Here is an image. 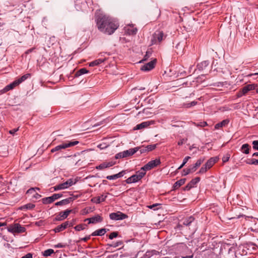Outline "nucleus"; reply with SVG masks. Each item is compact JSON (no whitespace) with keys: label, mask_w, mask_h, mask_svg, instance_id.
Segmentation results:
<instances>
[{"label":"nucleus","mask_w":258,"mask_h":258,"mask_svg":"<svg viewBox=\"0 0 258 258\" xmlns=\"http://www.w3.org/2000/svg\"><path fill=\"white\" fill-rule=\"evenodd\" d=\"M21 258H32V254L31 253H28L22 256Z\"/></svg>","instance_id":"53"},{"label":"nucleus","mask_w":258,"mask_h":258,"mask_svg":"<svg viewBox=\"0 0 258 258\" xmlns=\"http://www.w3.org/2000/svg\"><path fill=\"white\" fill-rule=\"evenodd\" d=\"M146 170L144 168V167H142L141 169L136 172V174L138 176V178H140L141 179L146 174Z\"/></svg>","instance_id":"31"},{"label":"nucleus","mask_w":258,"mask_h":258,"mask_svg":"<svg viewBox=\"0 0 258 258\" xmlns=\"http://www.w3.org/2000/svg\"><path fill=\"white\" fill-rule=\"evenodd\" d=\"M194 124L197 126H201L204 127L208 125L207 122L206 121H201L198 123H194Z\"/></svg>","instance_id":"43"},{"label":"nucleus","mask_w":258,"mask_h":258,"mask_svg":"<svg viewBox=\"0 0 258 258\" xmlns=\"http://www.w3.org/2000/svg\"><path fill=\"white\" fill-rule=\"evenodd\" d=\"M105 59H98L94 61H93L91 62L89 64V66L90 67H94L96 66H98L103 62L104 61Z\"/></svg>","instance_id":"32"},{"label":"nucleus","mask_w":258,"mask_h":258,"mask_svg":"<svg viewBox=\"0 0 258 258\" xmlns=\"http://www.w3.org/2000/svg\"><path fill=\"white\" fill-rule=\"evenodd\" d=\"M95 19L97 29L104 34L111 35L119 27L117 22L108 15H95Z\"/></svg>","instance_id":"1"},{"label":"nucleus","mask_w":258,"mask_h":258,"mask_svg":"<svg viewBox=\"0 0 258 258\" xmlns=\"http://www.w3.org/2000/svg\"><path fill=\"white\" fill-rule=\"evenodd\" d=\"M16 81H14L12 83L6 86L2 90L3 93H5L11 89H13L14 87L18 86Z\"/></svg>","instance_id":"24"},{"label":"nucleus","mask_w":258,"mask_h":258,"mask_svg":"<svg viewBox=\"0 0 258 258\" xmlns=\"http://www.w3.org/2000/svg\"><path fill=\"white\" fill-rule=\"evenodd\" d=\"M204 159H198L196 163L195 164V167H196L197 168L199 167L200 166V165L202 164V163L204 162Z\"/></svg>","instance_id":"44"},{"label":"nucleus","mask_w":258,"mask_h":258,"mask_svg":"<svg viewBox=\"0 0 258 258\" xmlns=\"http://www.w3.org/2000/svg\"><path fill=\"white\" fill-rule=\"evenodd\" d=\"M139 149V147H136L135 148H131L129 150L123 151V152H119L115 155L116 159H119L131 156L136 153Z\"/></svg>","instance_id":"3"},{"label":"nucleus","mask_w":258,"mask_h":258,"mask_svg":"<svg viewBox=\"0 0 258 258\" xmlns=\"http://www.w3.org/2000/svg\"><path fill=\"white\" fill-rule=\"evenodd\" d=\"M256 86L254 84L246 85L242 88L243 94L246 95L249 91L254 90Z\"/></svg>","instance_id":"17"},{"label":"nucleus","mask_w":258,"mask_h":258,"mask_svg":"<svg viewBox=\"0 0 258 258\" xmlns=\"http://www.w3.org/2000/svg\"><path fill=\"white\" fill-rule=\"evenodd\" d=\"M186 181L185 178H182L175 182L173 185V188L174 189L179 188L180 186L183 185Z\"/></svg>","instance_id":"29"},{"label":"nucleus","mask_w":258,"mask_h":258,"mask_svg":"<svg viewBox=\"0 0 258 258\" xmlns=\"http://www.w3.org/2000/svg\"><path fill=\"white\" fill-rule=\"evenodd\" d=\"M218 161V159L217 157L215 158H211L208 161L205 163L206 165V167L209 168V169L212 167L214 164Z\"/></svg>","instance_id":"26"},{"label":"nucleus","mask_w":258,"mask_h":258,"mask_svg":"<svg viewBox=\"0 0 258 258\" xmlns=\"http://www.w3.org/2000/svg\"><path fill=\"white\" fill-rule=\"evenodd\" d=\"M73 225L72 223H70L68 221H66L56 227L53 230L55 233H57L63 231L68 227H71Z\"/></svg>","instance_id":"12"},{"label":"nucleus","mask_w":258,"mask_h":258,"mask_svg":"<svg viewBox=\"0 0 258 258\" xmlns=\"http://www.w3.org/2000/svg\"><path fill=\"white\" fill-rule=\"evenodd\" d=\"M246 164L249 165H258V159L252 158L251 159H247L245 161Z\"/></svg>","instance_id":"36"},{"label":"nucleus","mask_w":258,"mask_h":258,"mask_svg":"<svg viewBox=\"0 0 258 258\" xmlns=\"http://www.w3.org/2000/svg\"><path fill=\"white\" fill-rule=\"evenodd\" d=\"M114 163L112 162H104L96 167V169L98 170H103L105 168H109L112 166Z\"/></svg>","instance_id":"16"},{"label":"nucleus","mask_w":258,"mask_h":258,"mask_svg":"<svg viewBox=\"0 0 258 258\" xmlns=\"http://www.w3.org/2000/svg\"><path fill=\"white\" fill-rule=\"evenodd\" d=\"M62 197V194H54L52 196L43 198L42 200V203L44 204H50Z\"/></svg>","instance_id":"8"},{"label":"nucleus","mask_w":258,"mask_h":258,"mask_svg":"<svg viewBox=\"0 0 258 258\" xmlns=\"http://www.w3.org/2000/svg\"><path fill=\"white\" fill-rule=\"evenodd\" d=\"M156 59H155L142 66L141 70L143 71H149L155 67Z\"/></svg>","instance_id":"11"},{"label":"nucleus","mask_w":258,"mask_h":258,"mask_svg":"<svg viewBox=\"0 0 258 258\" xmlns=\"http://www.w3.org/2000/svg\"><path fill=\"white\" fill-rule=\"evenodd\" d=\"M32 197L35 199H39L41 196L40 195L38 194V193H35L33 196H32Z\"/></svg>","instance_id":"52"},{"label":"nucleus","mask_w":258,"mask_h":258,"mask_svg":"<svg viewBox=\"0 0 258 258\" xmlns=\"http://www.w3.org/2000/svg\"><path fill=\"white\" fill-rule=\"evenodd\" d=\"M190 173H191V170H190L189 168H186V169H184L183 170L182 175L185 176V175H187V174H189Z\"/></svg>","instance_id":"47"},{"label":"nucleus","mask_w":258,"mask_h":258,"mask_svg":"<svg viewBox=\"0 0 258 258\" xmlns=\"http://www.w3.org/2000/svg\"><path fill=\"white\" fill-rule=\"evenodd\" d=\"M19 127H18L17 128H14L13 130H10L9 131V133L10 134L14 135L15 134L16 132H17V131H19Z\"/></svg>","instance_id":"48"},{"label":"nucleus","mask_w":258,"mask_h":258,"mask_svg":"<svg viewBox=\"0 0 258 258\" xmlns=\"http://www.w3.org/2000/svg\"><path fill=\"white\" fill-rule=\"evenodd\" d=\"M91 236H92V235H91L86 236L84 238H82L80 239V241H84L86 242L90 239Z\"/></svg>","instance_id":"50"},{"label":"nucleus","mask_w":258,"mask_h":258,"mask_svg":"<svg viewBox=\"0 0 258 258\" xmlns=\"http://www.w3.org/2000/svg\"><path fill=\"white\" fill-rule=\"evenodd\" d=\"M166 35H164L162 31H156L153 35L152 38V44H155L160 43L166 38Z\"/></svg>","instance_id":"4"},{"label":"nucleus","mask_w":258,"mask_h":258,"mask_svg":"<svg viewBox=\"0 0 258 258\" xmlns=\"http://www.w3.org/2000/svg\"><path fill=\"white\" fill-rule=\"evenodd\" d=\"M209 64V62L208 60H205L201 62L197 65V68L199 70H203Z\"/></svg>","instance_id":"28"},{"label":"nucleus","mask_w":258,"mask_h":258,"mask_svg":"<svg viewBox=\"0 0 258 258\" xmlns=\"http://www.w3.org/2000/svg\"><path fill=\"white\" fill-rule=\"evenodd\" d=\"M151 124L149 121L143 122L140 124H137L134 128V130H141L147 127Z\"/></svg>","instance_id":"23"},{"label":"nucleus","mask_w":258,"mask_h":258,"mask_svg":"<svg viewBox=\"0 0 258 258\" xmlns=\"http://www.w3.org/2000/svg\"><path fill=\"white\" fill-rule=\"evenodd\" d=\"M123 245V242L121 240L118 241L112 244H108L107 245L110 247H117Z\"/></svg>","instance_id":"38"},{"label":"nucleus","mask_w":258,"mask_h":258,"mask_svg":"<svg viewBox=\"0 0 258 258\" xmlns=\"http://www.w3.org/2000/svg\"><path fill=\"white\" fill-rule=\"evenodd\" d=\"M197 103V102H196V101H192L190 103L187 104L186 105V106L187 107H190L191 106H194V105H196Z\"/></svg>","instance_id":"49"},{"label":"nucleus","mask_w":258,"mask_h":258,"mask_svg":"<svg viewBox=\"0 0 258 258\" xmlns=\"http://www.w3.org/2000/svg\"><path fill=\"white\" fill-rule=\"evenodd\" d=\"M193 254H191L190 255H187V256H183L182 257L183 258H192L193 257Z\"/></svg>","instance_id":"61"},{"label":"nucleus","mask_w":258,"mask_h":258,"mask_svg":"<svg viewBox=\"0 0 258 258\" xmlns=\"http://www.w3.org/2000/svg\"><path fill=\"white\" fill-rule=\"evenodd\" d=\"M128 217V216L121 212L111 213L109 214V218L112 220H121Z\"/></svg>","instance_id":"7"},{"label":"nucleus","mask_w":258,"mask_h":258,"mask_svg":"<svg viewBox=\"0 0 258 258\" xmlns=\"http://www.w3.org/2000/svg\"><path fill=\"white\" fill-rule=\"evenodd\" d=\"M85 224H79V225H77V226H76L75 227H74V229L76 230V231H81V230H82L83 229H85Z\"/></svg>","instance_id":"40"},{"label":"nucleus","mask_w":258,"mask_h":258,"mask_svg":"<svg viewBox=\"0 0 258 258\" xmlns=\"http://www.w3.org/2000/svg\"><path fill=\"white\" fill-rule=\"evenodd\" d=\"M89 209H87V208H85L84 209L82 212V215H86V214H87L88 213H89Z\"/></svg>","instance_id":"56"},{"label":"nucleus","mask_w":258,"mask_h":258,"mask_svg":"<svg viewBox=\"0 0 258 258\" xmlns=\"http://www.w3.org/2000/svg\"><path fill=\"white\" fill-rule=\"evenodd\" d=\"M79 144V141H69L68 142L63 143L62 144L59 145L55 147L52 148L51 150V152L54 153L55 152L61 151L62 149H65L67 148H69L74 146H75Z\"/></svg>","instance_id":"2"},{"label":"nucleus","mask_w":258,"mask_h":258,"mask_svg":"<svg viewBox=\"0 0 258 258\" xmlns=\"http://www.w3.org/2000/svg\"><path fill=\"white\" fill-rule=\"evenodd\" d=\"M252 148L254 150H258V141H253L252 143Z\"/></svg>","instance_id":"45"},{"label":"nucleus","mask_w":258,"mask_h":258,"mask_svg":"<svg viewBox=\"0 0 258 258\" xmlns=\"http://www.w3.org/2000/svg\"><path fill=\"white\" fill-rule=\"evenodd\" d=\"M35 207V205L31 204V203H28L27 204H26L23 206H22L20 208L21 210H31L33 209Z\"/></svg>","instance_id":"33"},{"label":"nucleus","mask_w":258,"mask_h":258,"mask_svg":"<svg viewBox=\"0 0 258 258\" xmlns=\"http://www.w3.org/2000/svg\"><path fill=\"white\" fill-rule=\"evenodd\" d=\"M243 95H245L244 94H243V92L242 89L240 90L238 93H237V97H241Z\"/></svg>","instance_id":"57"},{"label":"nucleus","mask_w":258,"mask_h":258,"mask_svg":"<svg viewBox=\"0 0 258 258\" xmlns=\"http://www.w3.org/2000/svg\"><path fill=\"white\" fill-rule=\"evenodd\" d=\"M140 180L141 179H140V178H138V176L136 174H135L131 176V177H128L126 180V182L128 184L132 183H135Z\"/></svg>","instance_id":"21"},{"label":"nucleus","mask_w":258,"mask_h":258,"mask_svg":"<svg viewBox=\"0 0 258 258\" xmlns=\"http://www.w3.org/2000/svg\"><path fill=\"white\" fill-rule=\"evenodd\" d=\"M25 228L18 223L11 225L8 229V231L12 233H23L25 231Z\"/></svg>","instance_id":"6"},{"label":"nucleus","mask_w":258,"mask_h":258,"mask_svg":"<svg viewBox=\"0 0 258 258\" xmlns=\"http://www.w3.org/2000/svg\"><path fill=\"white\" fill-rule=\"evenodd\" d=\"M229 122V120L228 119H224L222 120L221 122L217 123L215 125V128L216 130H218L221 127H223V126H225L227 125Z\"/></svg>","instance_id":"22"},{"label":"nucleus","mask_w":258,"mask_h":258,"mask_svg":"<svg viewBox=\"0 0 258 258\" xmlns=\"http://www.w3.org/2000/svg\"><path fill=\"white\" fill-rule=\"evenodd\" d=\"M54 253V250L52 249H48L45 250L43 253V255L44 256H50L51 254Z\"/></svg>","instance_id":"39"},{"label":"nucleus","mask_w":258,"mask_h":258,"mask_svg":"<svg viewBox=\"0 0 258 258\" xmlns=\"http://www.w3.org/2000/svg\"><path fill=\"white\" fill-rule=\"evenodd\" d=\"M106 232V230L105 228H102L95 230L92 234V236H102L104 235Z\"/></svg>","instance_id":"25"},{"label":"nucleus","mask_w":258,"mask_h":258,"mask_svg":"<svg viewBox=\"0 0 258 258\" xmlns=\"http://www.w3.org/2000/svg\"><path fill=\"white\" fill-rule=\"evenodd\" d=\"M202 167H203L205 169H206V171H207V170L209 169V168H208L207 167H206V164H205L204 165H203Z\"/></svg>","instance_id":"64"},{"label":"nucleus","mask_w":258,"mask_h":258,"mask_svg":"<svg viewBox=\"0 0 258 258\" xmlns=\"http://www.w3.org/2000/svg\"><path fill=\"white\" fill-rule=\"evenodd\" d=\"M75 198L73 197H70L69 198L62 200L59 202H57L55 204V206H62L69 204L71 202L73 201Z\"/></svg>","instance_id":"18"},{"label":"nucleus","mask_w":258,"mask_h":258,"mask_svg":"<svg viewBox=\"0 0 258 258\" xmlns=\"http://www.w3.org/2000/svg\"><path fill=\"white\" fill-rule=\"evenodd\" d=\"M189 169L191 170V173H192L196 171L197 168L195 165H193L192 167H189Z\"/></svg>","instance_id":"55"},{"label":"nucleus","mask_w":258,"mask_h":258,"mask_svg":"<svg viewBox=\"0 0 258 258\" xmlns=\"http://www.w3.org/2000/svg\"><path fill=\"white\" fill-rule=\"evenodd\" d=\"M230 158V156L229 155H227L226 156H224L222 158V161L223 162H227Z\"/></svg>","instance_id":"51"},{"label":"nucleus","mask_w":258,"mask_h":258,"mask_svg":"<svg viewBox=\"0 0 258 258\" xmlns=\"http://www.w3.org/2000/svg\"><path fill=\"white\" fill-rule=\"evenodd\" d=\"M124 174L125 171L122 170L117 174L112 175H108L106 176V178L108 180H114L122 177Z\"/></svg>","instance_id":"19"},{"label":"nucleus","mask_w":258,"mask_h":258,"mask_svg":"<svg viewBox=\"0 0 258 258\" xmlns=\"http://www.w3.org/2000/svg\"><path fill=\"white\" fill-rule=\"evenodd\" d=\"M200 181V178L197 177L194 179H192L184 187L185 190H188L191 188L194 187L197 183Z\"/></svg>","instance_id":"14"},{"label":"nucleus","mask_w":258,"mask_h":258,"mask_svg":"<svg viewBox=\"0 0 258 258\" xmlns=\"http://www.w3.org/2000/svg\"><path fill=\"white\" fill-rule=\"evenodd\" d=\"M206 171V169H205L203 167H202L199 171L198 172V173L203 174L205 173Z\"/></svg>","instance_id":"54"},{"label":"nucleus","mask_w":258,"mask_h":258,"mask_svg":"<svg viewBox=\"0 0 258 258\" xmlns=\"http://www.w3.org/2000/svg\"><path fill=\"white\" fill-rule=\"evenodd\" d=\"M118 236V232H113L110 234L109 235V238L110 239H112Z\"/></svg>","instance_id":"46"},{"label":"nucleus","mask_w":258,"mask_h":258,"mask_svg":"<svg viewBox=\"0 0 258 258\" xmlns=\"http://www.w3.org/2000/svg\"><path fill=\"white\" fill-rule=\"evenodd\" d=\"M31 76L30 74H26L23 76H22L21 78H19L18 79L15 80L17 83V84L19 85L20 84L22 83L23 82L25 81L26 80H27L28 78H29Z\"/></svg>","instance_id":"30"},{"label":"nucleus","mask_w":258,"mask_h":258,"mask_svg":"<svg viewBox=\"0 0 258 258\" xmlns=\"http://www.w3.org/2000/svg\"><path fill=\"white\" fill-rule=\"evenodd\" d=\"M103 220L102 218L99 215H97L95 216L92 217L90 218H87L84 221H89V224H95L97 223L101 222Z\"/></svg>","instance_id":"13"},{"label":"nucleus","mask_w":258,"mask_h":258,"mask_svg":"<svg viewBox=\"0 0 258 258\" xmlns=\"http://www.w3.org/2000/svg\"><path fill=\"white\" fill-rule=\"evenodd\" d=\"M107 197L106 195H102L100 196L94 197L91 199V202L96 204H100L101 202L105 201Z\"/></svg>","instance_id":"15"},{"label":"nucleus","mask_w":258,"mask_h":258,"mask_svg":"<svg viewBox=\"0 0 258 258\" xmlns=\"http://www.w3.org/2000/svg\"><path fill=\"white\" fill-rule=\"evenodd\" d=\"M56 247L58 248H62L64 247V245L61 244V243H58L57 245L55 246Z\"/></svg>","instance_id":"59"},{"label":"nucleus","mask_w":258,"mask_h":258,"mask_svg":"<svg viewBox=\"0 0 258 258\" xmlns=\"http://www.w3.org/2000/svg\"><path fill=\"white\" fill-rule=\"evenodd\" d=\"M157 205H158V204H153V205L149 206V208L150 209H153V208H154L155 207H156Z\"/></svg>","instance_id":"62"},{"label":"nucleus","mask_w":258,"mask_h":258,"mask_svg":"<svg viewBox=\"0 0 258 258\" xmlns=\"http://www.w3.org/2000/svg\"><path fill=\"white\" fill-rule=\"evenodd\" d=\"M252 157L258 156V152H255L252 154Z\"/></svg>","instance_id":"63"},{"label":"nucleus","mask_w":258,"mask_h":258,"mask_svg":"<svg viewBox=\"0 0 258 258\" xmlns=\"http://www.w3.org/2000/svg\"><path fill=\"white\" fill-rule=\"evenodd\" d=\"M34 49H35L34 47L31 48L30 49H28L26 51L25 53L26 54H29V53L32 52L34 50Z\"/></svg>","instance_id":"58"},{"label":"nucleus","mask_w":258,"mask_h":258,"mask_svg":"<svg viewBox=\"0 0 258 258\" xmlns=\"http://www.w3.org/2000/svg\"><path fill=\"white\" fill-rule=\"evenodd\" d=\"M190 158V157L189 156L185 157L183 160V162H182V164L178 168V169H181L184 166V165L187 163L188 159H189Z\"/></svg>","instance_id":"42"},{"label":"nucleus","mask_w":258,"mask_h":258,"mask_svg":"<svg viewBox=\"0 0 258 258\" xmlns=\"http://www.w3.org/2000/svg\"><path fill=\"white\" fill-rule=\"evenodd\" d=\"M40 190V188L39 187H31L29 188L27 191V194H31L32 195V196L34 195V194L36 193V190Z\"/></svg>","instance_id":"37"},{"label":"nucleus","mask_w":258,"mask_h":258,"mask_svg":"<svg viewBox=\"0 0 258 258\" xmlns=\"http://www.w3.org/2000/svg\"><path fill=\"white\" fill-rule=\"evenodd\" d=\"M184 139H181L179 141H178V145L179 146H181V145H182L184 144Z\"/></svg>","instance_id":"60"},{"label":"nucleus","mask_w":258,"mask_h":258,"mask_svg":"<svg viewBox=\"0 0 258 258\" xmlns=\"http://www.w3.org/2000/svg\"><path fill=\"white\" fill-rule=\"evenodd\" d=\"M250 146L248 144H244L242 145L241 147V152L245 154H248L249 153Z\"/></svg>","instance_id":"27"},{"label":"nucleus","mask_w":258,"mask_h":258,"mask_svg":"<svg viewBox=\"0 0 258 258\" xmlns=\"http://www.w3.org/2000/svg\"><path fill=\"white\" fill-rule=\"evenodd\" d=\"M156 147V145H149L145 147V150L147 151H151L154 150Z\"/></svg>","instance_id":"41"},{"label":"nucleus","mask_w":258,"mask_h":258,"mask_svg":"<svg viewBox=\"0 0 258 258\" xmlns=\"http://www.w3.org/2000/svg\"><path fill=\"white\" fill-rule=\"evenodd\" d=\"M195 217L192 216H190L183 220L182 224L186 226H189L195 221Z\"/></svg>","instance_id":"20"},{"label":"nucleus","mask_w":258,"mask_h":258,"mask_svg":"<svg viewBox=\"0 0 258 258\" xmlns=\"http://www.w3.org/2000/svg\"><path fill=\"white\" fill-rule=\"evenodd\" d=\"M161 163L160 159H156L155 160L149 161L147 164L144 166V168L147 171L156 167Z\"/></svg>","instance_id":"9"},{"label":"nucleus","mask_w":258,"mask_h":258,"mask_svg":"<svg viewBox=\"0 0 258 258\" xmlns=\"http://www.w3.org/2000/svg\"><path fill=\"white\" fill-rule=\"evenodd\" d=\"M75 182H74L73 179H69L67 181L64 182L60 183L58 185H55L53 187L54 190H58L61 189H63L72 186Z\"/></svg>","instance_id":"5"},{"label":"nucleus","mask_w":258,"mask_h":258,"mask_svg":"<svg viewBox=\"0 0 258 258\" xmlns=\"http://www.w3.org/2000/svg\"><path fill=\"white\" fill-rule=\"evenodd\" d=\"M137 29L133 27H130L126 29L127 33L130 35H135L137 32Z\"/></svg>","instance_id":"34"},{"label":"nucleus","mask_w":258,"mask_h":258,"mask_svg":"<svg viewBox=\"0 0 258 258\" xmlns=\"http://www.w3.org/2000/svg\"><path fill=\"white\" fill-rule=\"evenodd\" d=\"M71 210H67L64 211L59 212L58 215L54 219L55 221H62L67 218L69 214L72 212Z\"/></svg>","instance_id":"10"},{"label":"nucleus","mask_w":258,"mask_h":258,"mask_svg":"<svg viewBox=\"0 0 258 258\" xmlns=\"http://www.w3.org/2000/svg\"><path fill=\"white\" fill-rule=\"evenodd\" d=\"M88 72V71L86 69V68H82L81 69H80L79 70H78L76 74H75V76L76 77H79V76H80L81 75H83V74H86Z\"/></svg>","instance_id":"35"}]
</instances>
